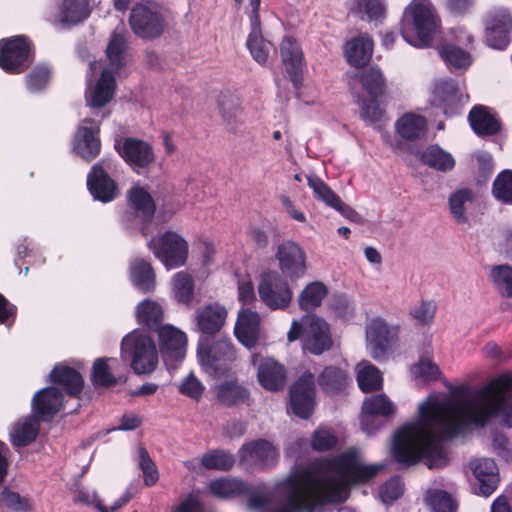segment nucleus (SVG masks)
Returning <instances> with one entry per match:
<instances>
[{
    "mask_svg": "<svg viewBox=\"0 0 512 512\" xmlns=\"http://www.w3.org/2000/svg\"><path fill=\"white\" fill-rule=\"evenodd\" d=\"M317 466L336 477L320 476L312 469L288 476L276 484L286 503L274 512H314L329 504H342L349 498L351 487L370 482L384 467L362 463L360 451L355 447L333 457L319 458Z\"/></svg>",
    "mask_w": 512,
    "mask_h": 512,
    "instance_id": "f257e3e1",
    "label": "nucleus"
},
{
    "mask_svg": "<svg viewBox=\"0 0 512 512\" xmlns=\"http://www.w3.org/2000/svg\"><path fill=\"white\" fill-rule=\"evenodd\" d=\"M419 419L400 427L394 434L391 456L401 468H408L424 461L429 468H440L447 463V453L442 443L446 437L444 422L435 416L425 401L419 405Z\"/></svg>",
    "mask_w": 512,
    "mask_h": 512,
    "instance_id": "f03ea898",
    "label": "nucleus"
},
{
    "mask_svg": "<svg viewBox=\"0 0 512 512\" xmlns=\"http://www.w3.org/2000/svg\"><path fill=\"white\" fill-rule=\"evenodd\" d=\"M467 393L468 388L460 386L453 391V398L438 400L430 396L426 400L434 415L444 422V432L448 438H455L463 433L468 422L483 426L494 417L492 399L480 400L481 402L472 399L461 400Z\"/></svg>",
    "mask_w": 512,
    "mask_h": 512,
    "instance_id": "7ed1b4c3",
    "label": "nucleus"
},
{
    "mask_svg": "<svg viewBox=\"0 0 512 512\" xmlns=\"http://www.w3.org/2000/svg\"><path fill=\"white\" fill-rule=\"evenodd\" d=\"M441 30V19L427 0H412L401 21L403 39L416 48H428Z\"/></svg>",
    "mask_w": 512,
    "mask_h": 512,
    "instance_id": "20e7f679",
    "label": "nucleus"
},
{
    "mask_svg": "<svg viewBox=\"0 0 512 512\" xmlns=\"http://www.w3.org/2000/svg\"><path fill=\"white\" fill-rule=\"evenodd\" d=\"M197 356L204 371L213 377L228 374L237 359V352L230 337L208 339L199 337Z\"/></svg>",
    "mask_w": 512,
    "mask_h": 512,
    "instance_id": "39448f33",
    "label": "nucleus"
},
{
    "mask_svg": "<svg viewBox=\"0 0 512 512\" xmlns=\"http://www.w3.org/2000/svg\"><path fill=\"white\" fill-rule=\"evenodd\" d=\"M121 356L130 360L137 375L151 374L158 365V352L151 337L134 330L121 341Z\"/></svg>",
    "mask_w": 512,
    "mask_h": 512,
    "instance_id": "423d86ee",
    "label": "nucleus"
},
{
    "mask_svg": "<svg viewBox=\"0 0 512 512\" xmlns=\"http://www.w3.org/2000/svg\"><path fill=\"white\" fill-rule=\"evenodd\" d=\"M149 249L167 270L186 265L189 257V244L179 233L166 230L148 242Z\"/></svg>",
    "mask_w": 512,
    "mask_h": 512,
    "instance_id": "0eeeda50",
    "label": "nucleus"
},
{
    "mask_svg": "<svg viewBox=\"0 0 512 512\" xmlns=\"http://www.w3.org/2000/svg\"><path fill=\"white\" fill-rule=\"evenodd\" d=\"M35 58L34 45L24 35L0 40V68L12 75L25 72Z\"/></svg>",
    "mask_w": 512,
    "mask_h": 512,
    "instance_id": "6e6552de",
    "label": "nucleus"
},
{
    "mask_svg": "<svg viewBox=\"0 0 512 512\" xmlns=\"http://www.w3.org/2000/svg\"><path fill=\"white\" fill-rule=\"evenodd\" d=\"M258 294L261 301L272 310L287 308L293 299L287 279L274 270L262 273Z\"/></svg>",
    "mask_w": 512,
    "mask_h": 512,
    "instance_id": "1a4fd4ad",
    "label": "nucleus"
},
{
    "mask_svg": "<svg viewBox=\"0 0 512 512\" xmlns=\"http://www.w3.org/2000/svg\"><path fill=\"white\" fill-rule=\"evenodd\" d=\"M114 148L124 162L137 174L149 169L156 160L152 144L139 138H120L115 141Z\"/></svg>",
    "mask_w": 512,
    "mask_h": 512,
    "instance_id": "9d476101",
    "label": "nucleus"
},
{
    "mask_svg": "<svg viewBox=\"0 0 512 512\" xmlns=\"http://www.w3.org/2000/svg\"><path fill=\"white\" fill-rule=\"evenodd\" d=\"M129 24L133 33L145 40L160 37L165 28L164 18L156 5L136 4L130 12Z\"/></svg>",
    "mask_w": 512,
    "mask_h": 512,
    "instance_id": "9b49d317",
    "label": "nucleus"
},
{
    "mask_svg": "<svg viewBox=\"0 0 512 512\" xmlns=\"http://www.w3.org/2000/svg\"><path fill=\"white\" fill-rule=\"evenodd\" d=\"M292 413L301 418L312 416L316 404L315 376L310 370L304 371L291 385L289 391Z\"/></svg>",
    "mask_w": 512,
    "mask_h": 512,
    "instance_id": "f8f14e48",
    "label": "nucleus"
},
{
    "mask_svg": "<svg viewBox=\"0 0 512 512\" xmlns=\"http://www.w3.org/2000/svg\"><path fill=\"white\" fill-rule=\"evenodd\" d=\"M396 413V406L385 394H374L362 404L360 423L362 430L373 434L381 429Z\"/></svg>",
    "mask_w": 512,
    "mask_h": 512,
    "instance_id": "ddd939ff",
    "label": "nucleus"
},
{
    "mask_svg": "<svg viewBox=\"0 0 512 512\" xmlns=\"http://www.w3.org/2000/svg\"><path fill=\"white\" fill-rule=\"evenodd\" d=\"M486 41L490 47L503 50L510 43L512 14L504 7L490 9L484 18Z\"/></svg>",
    "mask_w": 512,
    "mask_h": 512,
    "instance_id": "4468645a",
    "label": "nucleus"
},
{
    "mask_svg": "<svg viewBox=\"0 0 512 512\" xmlns=\"http://www.w3.org/2000/svg\"><path fill=\"white\" fill-rule=\"evenodd\" d=\"M275 258L284 278L291 281L302 278L307 270V256L304 249L292 240H285L277 246Z\"/></svg>",
    "mask_w": 512,
    "mask_h": 512,
    "instance_id": "2eb2a0df",
    "label": "nucleus"
},
{
    "mask_svg": "<svg viewBox=\"0 0 512 512\" xmlns=\"http://www.w3.org/2000/svg\"><path fill=\"white\" fill-rule=\"evenodd\" d=\"M238 457L242 464L269 470L277 465L279 450L270 441L260 438L244 443Z\"/></svg>",
    "mask_w": 512,
    "mask_h": 512,
    "instance_id": "dca6fc26",
    "label": "nucleus"
},
{
    "mask_svg": "<svg viewBox=\"0 0 512 512\" xmlns=\"http://www.w3.org/2000/svg\"><path fill=\"white\" fill-rule=\"evenodd\" d=\"M397 329L391 328L382 318L372 319L366 327L367 346L371 357L382 362L388 358Z\"/></svg>",
    "mask_w": 512,
    "mask_h": 512,
    "instance_id": "f3484780",
    "label": "nucleus"
},
{
    "mask_svg": "<svg viewBox=\"0 0 512 512\" xmlns=\"http://www.w3.org/2000/svg\"><path fill=\"white\" fill-rule=\"evenodd\" d=\"M434 101L447 117L460 115L465 101L469 96H464L455 79L447 78L438 81L433 89Z\"/></svg>",
    "mask_w": 512,
    "mask_h": 512,
    "instance_id": "a211bd4d",
    "label": "nucleus"
},
{
    "mask_svg": "<svg viewBox=\"0 0 512 512\" xmlns=\"http://www.w3.org/2000/svg\"><path fill=\"white\" fill-rule=\"evenodd\" d=\"M227 317L226 307L218 302L198 307L194 312L196 331L200 333V337L215 339V336L223 329Z\"/></svg>",
    "mask_w": 512,
    "mask_h": 512,
    "instance_id": "6ab92c4d",
    "label": "nucleus"
},
{
    "mask_svg": "<svg viewBox=\"0 0 512 512\" xmlns=\"http://www.w3.org/2000/svg\"><path fill=\"white\" fill-rule=\"evenodd\" d=\"M159 350L166 365L182 361L186 354L187 336L172 325L158 330Z\"/></svg>",
    "mask_w": 512,
    "mask_h": 512,
    "instance_id": "aec40b11",
    "label": "nucleus"
},
{
    "mask_svg": "<svg viewBox=\"0 0 512 512\" xmlns=\"http://www.w3.org/2000/svg\"><path fill=\"white\" fill-rule=\"evenodd\" d=\"M127 207L142 224L141 232L146 235L149 225L156 213V203L147 186L133 185L126 193Z\"/></svg>",
    "mask_w": 512,
    "mask_h": 512,
    "instance_id": "412c9836",
    "label": "nucleus"
},
{
    "mask_svg": "<svg viewBox=\"0 0 512 512\" xmlns=\"http://www.w3.org/2000/svg\"><path fill=\"white\" fill-rule=\"evenodd\" d=\"M214 394L217 403L226 408L249 407L253 403L250 389L237 377L223 380L215 385Z\"/></svg>",
    "mask_w": 512,
    "mask_h": 512,
    "instance_id": "4be33fe9",
    "label": "nucleus"
},
{
    "mask_svg": "<svg viewBox=\"0 0 512 512\" xmlns=\"http://www.w3.org/2000/svg\"><path fill=\"white\" fill-rule=\"evenodd\" d=\"M280 56L293 87L299 90L303 85L304 57L300 44L286 36L280 44Z\"/></svg>",
    "mask_w": 512,
    "mask_h": 512,
    "instance_id": "5701e85b",
    "label": "nucleus"
},
{
    "mask_svg": "<svg viewBox=\"0 0 512 512\" xmlns=\"http://www.w3.org/2000/svg\"><path fill=\"white\" fill-rule=\"evenodd\" d=\"M333 340L329 325L319 317H311L304 329V350L313 355H321L330 350Z\"/></svg>",
    "mask_w": 512,
    "mask_h": 512,
    "instance_id": "b1692460",
    "label": "nucleus"
},
{
    "mask_svg": "<svg viewBox=\"0 0 512 512\" xmlns=\"http://www.w3.org/2000/svg\"><path fill=\"white\" fill-rule=\"evenodd\" d=\"M251 12L249 13L250 33L247 38L246 46L249 49L253 59L259 64H265L269 56L270 42L263 38L261 30V20L259 15L261 0H249Z\"/></svg>",
    "mask_w": 512,
    "mask_h": 512,
    "instance_id": "393cba45",
    "label": "nucleus"
},
{
    "mask_svg": "<svg viewBox=\"0 0 512 512\" xmlns=\"http://www.w3.org/2000/svg\"><path fill=\"white\" fill-rule=\"evenodd\" d=\"M87 187L93 198L103 203L113 201L119 194L117 183L100 164L93 165L88 173Z\"/></svg>",
    "mask_w": 512,
    "mask_h": 512,
    "instance_id": "a878e982",
    "label": "nucleus"
},
{
    "mask_svg": "<svg viewBox=\"0 0 512 512\" xmlns=\"http://www.w3.org/2000/svg\"><path fill=\"white\" fill-rule=\"evenodd\" d=\"M477 481L479 495L490 496L499 484V472L495 461L491 458H480L470 463Z\"/></svg>",
    "mask_w": 512,
    "mask_h": 512,
    "instance_id": "bb28decb",
    "label": "nucleus"
},
{
    "mask_svg": "<svg viewBox=\"0 0 512 512\" xmlns=\"http://www.w3.org/2000/svg\"><path fill=\"white\" fill-rule=\"evenodd\" d=\"M63 406V394L57 387H45L32 399L34 413L43 421H49Z\"/></svg>",
    "mask_w": 512,
    "mask_h": 512,
    "instance_id": "cd10ccee",
    "label": "nucleus"
},
{
    "mask_svg": "<svg viewBox=\"0 0 512 512\" xmlns=\"http://www.w3.org/2000/svg\"><path fill=\"white\" fill-rule=\"evenodd\" d=\"M287 371L283 364L277 360L262 358L257 369V380L267 391H280L286 383Z\"/></svg>",
    "mask_w": 512,
    "mask_h": 512,
    "instance_id": "c85d7f7f",
    "label": "nucleus"
},
{
    "mask_svg": "<svg viewBox=\"0 0 512 512\" xmlns=\"http://www.w3.org/2000/svg\"><path fill=\"white\" fill-rule=\"evenodd\" d=\"M100 129L98 126L78 127L75 137L73 150L83 160L90 162L95 159L101 151V141L99 138Z\"/></svg>",
    "mask_w": 512,
    "mask_h": 512,
    "instance_id": "c756f323",
    "label": "nucleus"
},
{
    "mask_svg": "<svg viewBox=\"0 0 512 512\" xmlns=\"http://www.w3.org/2000/svg\"><path fill=\"white\" fill-rule=\"evenodd\" d=\"M468 122L473 132L479 137L498 134L501 122L490 109L484 105H475L468 114Z\"/></svg>",
    "mask_w": 512,
    "mask_h": 512,
    "instance_id": "7c9ffc66",
    "label": "nucleus"
},
{
    "mask_svg": "<svg viewBox=\"0 0 512 512\" xmlns=\"http://www.w3.org/2000/svg\"><path fill=\"white\" fill-rule=\"evenodd\" d=\"M49 381L61 387L70 397L78 398L84 388V379L79 371L67 365H55Z\"/></svg>",
    "mask_w": 512,
    "mask_h": 512,
    "instance_id": "2f4dec72",
    "label": "nucleus"
},
{
    "mask_svg": "<svg viewBox=\"0 0 512 512\" xmlns=\"http://www.w3.org/2000/svg\"><path fill=\"white\" fill-rule=\"evenodd\" d=\"M260 317L251 309H242L237 317L234 334L238 341L247 348L256 345L259 339Z\"/></svg>",
    "mask_w": 512,
    "mask_h": 512,
    "instance_id": "473e14b6",
    "label": "nucleus"
},
{
    "mask_svg": "<svg viewBox=\"0 0 512 512\" xmlns=\"http://www.w3.org/2000/svg\"><path fill=\"white\" fill-rule=\"evenodd\" d=\"M372 53L373 40L367 33L353 37L344 47L347 62L355 68L365 67L371 60Z\"/></svg>",
    "mask_w": 512,
    "mask_h": 512,
    "instance_id": "72a5a7b5",
    "label": "nucleus"
},
{
    "mask_svg": "<svg viewBox=\"0 0 512 512\" xmlns=\"http://www.w3.org/2000/svg\"><path fill=\"white\" fill-rule=\"evenodd\" d=\"M317 384L320 390L330 396L338 395L345 391L349 384L347 370L336 365H327L317 376Z\"/></svg>",
    "mask_w": 512,
    "mask_h": 512,
    "instance_id": "f704fd0d",
    "label": "nucleus"
},
{
    "mask_svg": "<svg viewBox=\"0 0 512 512\" xmlns=\"http://www.w3.org/2000/svg\"><path fill=\"white\" fill-rule=\"evenodd\" d=\"M307 184L313 190L315 198L334 208L345 217L349 218L350 214H355V212L344 204L340 197L317 175L307 176Z\"/></svg>",
    "mask_w": 512,
    "mask_h": 512,
    "instance_id": "c9c22d12",
    "label": "nucleus"
},
{
    "mask_svg": "<svg viewBox=\"0 0 512 512\" xmlns=\"http://www.w3.org/2000/svg\"><path fill=\"white\" fill-rule=\"evenodd\" d=\"M130 280L132 284L142 293L154 291L156 275L151 263L145 259L137 258L131 262L129 267Z\"/></svg>",
    "mask_w": 512,
    "mask_h": 512,
    "instance_id": "e433bc0d",
    "label": "nucleus"
},
{
    "mask_svg": "<svg viewBox=\"0 0 512 512\" xmlns=\"http://www.w3.org/2000/svg\"><path fill=\"white\" fill-rule=\"evenodd\" d=\"M91 14L89 0H62L58 11V20L63 24L77 25Z\"/></svg>",
    "mask_w": 512,
    "mask_h": 512,
    "instance_id": "4c0bfd02",
    "label": "nucleus"
},
{
    "mask_svg": "<svg viewBox=\"0 0 512 512\" xmlns=\"http://www.w3.org/2000/svg\"><path fill=\"white\" fill-rule=\"evenodd\" d=\"M210 492L222 499H230L250 494L251 486L241 479L237 478H218L209 483Z\"/></svg>",
    "mask_w": 512,
    "mask_h": 512,
    "instance_id": "58836bf2",
    "label": "nucleus"
},
{
    "mask_svg": "<svg viewBox=\"0 0 512 512\" xmlns=\"http://www.w3.org/2000/svg\"><path fill=\"white\" fill-rule=\"evenodd\" d=\"M419 159L424 165L441 172L451 171L455 166L453 156L437 144L429 145L420 153Z\"/></svg>",
    "mask_w": 512,
    "mask_h": 512,
    "instance_id": "ea45409f",
    "label": "nucleus"
},
{
    "mask_svg": "<svg viewBox=\"0 0 512 512\" xmlns=\"http://www.w3.org/2000/svg\"><path fill=\"white\" fill-rule=\"evenodd\" d=\"M358 80L370 98H380L386 92V78L378 67L364 68L359 72Z\"/></svg>",
    "mask_w": 512,
    "mask_h": 512,
    "instance_id": "a19ab883",
    "label": "nucleus"
},
{
    "mask_svg": "<svg viewBox=\"0 0 512 512\" xmlns=\"http://www.w3.org/2000/svg\"><path fill=\"white\" fill-rule=\"evenodd\" d=\"M164 312L156 301L145 299L136 307V319L139 324L150 330H159L162 327Z\"/></svg>",
    "mask_w": 512,
    "mask_h": 512,
    "instance_id": "79ce46f5",
    "label": "nucleus"
},
{
    "mask_svg": "<svg viewBox=\"0 0 512 512\" xmlns=\"http://www.w3.org/2000/svg\"><path fill=\"white\" fill-rule=\"evenodd\" d=\"M510 390H512V374L503 373L489 381L476 394L479 400L508 398L512 396L509 393Z\"/></svg>",
    "mask_w": 512,
    "mask_h": 512,
    "instance_id": "37998d69",
    "label": "nucleus"
},
{
    "mask_svg": "<svg viewBox=\"0 0 512 512\" xmlns=\"http://www.w3.org/2000/svg\"><path fill=\"white\" fill-rule=\"evenodd\" d=\"M328 295L327 286L320 281L307 284L298 296V305L302 311L311 312L320 307Z\"/></svg>",
    "mask_w": 512,
    "mask_h": 512,
    "instance_id": "c03bdc74",
    "label": "nucleus"
},
{
    "mask_svg": "<svg viewBox=\"0 0 512 512\" xmlns=\"http://www.w3.org/2000/svg\"><path fill=\"white\" fill-rule=\"evenodd\" d=\"M115 78L111 71L104 70L95 85L91 96L90 104L94 108L105 106L114 95Z\"/></svg>",
    "mask_w": 512,
    "mask_h": 512,
    "instance_id": "a18cd8bd",
    "label": "nucleus"
},
{
    "mask_svg": "<svg viewBox=\"0 0 512 512\" xmlns=\"http://www.w3.org/2000/svg\"><path fill=\"white\" fill-rule=\"evenodd\" d=\"M111 358L101 357L94 360L91 368L90 381L95 388H111L118 384L108 362Z\"/></svg>",
    "mask_w": 512,
    "mask_h": 512,
    "instance_id": "49530a36",
    "label": "nucleus"
},
{
    "mask_svg": "<svg viewBox=\"0 0 512 512\" xmlns=\"http://www.w3.org/2000/svg\"><path fill=\"white\" fill-rule=\"evenodd\" d=\"M174 298L178 303L190 306L194 298L195 282L191 274L179 271L172 278Z\"/></svg>",
    "mask_w": 512,
    "mask_h": 512,
    "instance_id": "de8ad7c7",
    "label": "nucleus"
},
{
    "mask_svg": "<svg viewBox=\"0 0 512 512\" xmlns=\"http://www.w3.org/2000/svg\"><path fill=\"white\" fill-rule=\"evenodd\" d=\"M426 129V119L416 114H405L397 122V131L406 140L421 138L425 134Z\"/></svg>",
    "mask_w": 512,
    "mask_h": 512,
    "instance_id": "09e8293b",
    "label": "nucleus"
},
{
    "mask_svg": "<svg viewBox=\"0 0 512 512\" xmlns=\"http://www.w3.org/2000/svg\"><path fill=\"white\" fill-rule=\"evenodd\" d=\"M127 42L125 35L116 30L111 34L106 48V55L110 67L115 72L120 71L125 66Z\"/></svg>",
    "mask_w": 512,
    "mask_h": 512,
    "instance_id": "8fccbe9b",
    "label": "nucleus"
},
{
    "mask_svg": "<svg viewBox=\"0 0 512 512\" xmlns=\"http://www.w3.org/2000/svg\"><path fill=\"white\" fill-rule=\"evenodd\" d=\"M235 456L223 449H213L201 458V465L208 470L229 471L235 465Z\"/></svg>",
    "mask_w": 512,
    "mask_h": 512,
    "instance_id": "3c124183",
    "label": "nucleus"
},
{
    "mask_svg": "<svg viewBox=\"0 0 512 512\" xmlns=\"http://www.w3.org/2000/svg\"><path fill=\"white\" fill-rule=\"evenodd\" d=\"M439 54L451 69H466L471 64L470 54L453 44L443 45L439 49Z\"/></svg>",
    "mask_w": 512,
    "mask_h": 512,
    "instance_id": "603ef678",
    "label": "nucleus"
},
{
    "mask_svg": "<svg viewBox=\"0 0 512 512\" xmlns=\"http://www.w3.org/2000/svg\"><path fill=\"white\" fill-rule=\"evenodd\" d=\"M51 68L46 64L36 65L26 76L25 86L31 93H38L47 88L51 78Z\"/></svg>",
    "mask_w": 512,
    "mask_h": 512,
    "instance_id": "864d4df0",
    "label": "nucleus"
},
{
    "mask_svg": "<svg viewBox=\"0 0 512 512\" xmlns=\"http://www.w3.org/2000/svg\"><path fill=\"white\" fill-rule=\"evenodd\" d=\"M39 433V424L28 420L14 427L11 432V443L16 447H25L35 441Z\"/></svg>",
    "mask_w": 512,
    "mask_h": 512,
    "instance_id": "5fc2aeb1",
    "label": "nucleus"
},
{
    "mask_svg": "<svg viewBox=\"0 0 512 512\" xmlns=\"http://www.w3.org/2000/svg\"><path fill=\"white\" fill-rule=\"evenodd\" d=\"M490 276L497 292L502 297L512 299V267L509 265L494 266Z\"/></svg>",
    "mask_w": 512,
    "mask_h": 512,
    "instance_id": "6e6d98bb",
    "label": "nucleus"
},
{
    "mask_svg": "<svg viewBox=\"0 0 512 512\" xmlns=\"http://www.w3.org/2000/svg\"><path fill=\"white\" fill-rule=\"evenodd\" d=\"M357 383L364 393H371L382 388V375L374 365H366L357 375Z\"/></svg>",
    "mask_w": 512,
    "mask_h": 512,
    "instance_id": "4d7b16f0",
    "label": "nucleus"
},
{
    "mask_svg": "<svg viewBox=\"0 0 512 512\" xmlns=\"http://www.w3.org/2000/svg\"><path fill=\"white\" fill-rule=\"evenodd\" d=\"M492 195L502 203H512V170L501 171L493 181Z\"/></svg>",
    "mask_w": 512,
    "mask_h": 512,
    "instance_id": "13d9d810",
    "label": "nucleus"
},
{
    "mask_svg": "<svg viewBox=\"0 0 512 512\" xmlns=\"http://www.w3.org/2000/svg\"><path fill=\"white\" fill-rule=\"evenodd\" d=\"M4 506L13 512H31L32 500L29 497L21 496L19 493L4 488L0 493Z\"/></svg>",
    "mask_w": 512,
    "mask_h": 512,
    "instance_id": "bf43d9fd",
    "label": "nucleus"
},
{
    "mask_svg": "<svg viewBox=\"0 0 512 512\" xmlns=\"http://www.w3.org/2000/svg\"><path fill=\"white\" fill-rule=\"evenodd\" d=\"M139 467L143 473V483L147 487L154 486L159 479V472L154 461L144 447L139 449Z\"/></svg>",
    "mask_w": 512,
    "mask_h": 512,
    "instance_id": "052dcab7",
    "label": "nucleus"
},
{
    "mask_svg": "<svg viewBox=\"0 0 512 512\" xmlns=\"http://www.w3.org/2000/svg\"><path fill=\"white\" fill-rule=\"evenodd\" d=\"M358 103L361 108L360 117L363 121L373 125L381 122L384 111L380 108L378 98H363Z\"/></svg>",
    "mask_w": 512,
    "mask_h": 512,
    "instance_id": "680f3d73",
    "label": "nucleus"
},
{
    "mask_svg": "<svg viewBox=\"0 0 512 512\" xmlns=\"http://www.w3.org/2000/svg\"><path fill=\"white\" fill-rule=\"evenodd\" d=\"M437 305L433 300H422L411 308L409 315L423 326L430 325L436 314Z\"/></svg>",
    "mask_w": 512,
    "mask_h": 512,
    "instance_id": "e2e57ef3",
    "label": "nucleus"
},
{
    "mask_svg": "<svg viewBox=\"0 0 512 512\" xmlns=\"http://www.w3.org/2000/svg\"><path fill=\"white\" fill-rule=\"evenodd\" d=\"M337 444V436L327 429H316L311 436V447L317 452L330 451L335 448Z\"/></svg>",
    "mask_w": 512,
    "mask_h": 512,
    "instance_id": "0e129e2a",
    "label": "nucleus"
},
{
    "mask_svg": "<svg viewBox=\"0 0 512 512\" xmlns=\"http://www.w3.org/2000/svg\"><path fill=\"white\" fill-rule=\"evenodd\" d=\"M217 102L223 120L228 124L235 122L241 113L238 100L228 93H222L219 95Z\"/></svg>",
    "mask_w": 512,
    "mask_h": 512,
    "instance_id": "69168bd1",
    "label": "nucleus"
},
{
    "mask_svg": "<svg viewBox=\"0 0 512 512\" xmlns=\"http://www.w3.org/2000/svg\"><path fill=\"white\" fill-rule=\"evenodd\" d=\"M205 387L202 382L190 372L180 383L178 391L180 394L189 397L196 402L200 401L203 396Z\"/></svg>",
    "mask_w": 512,
    "mask_h": 512,
    "instance_id": "338daca9",
    "label": "nucleus"
},
{
    "mask_svg": "<svg viewBox=\"0 0 512 512\" xmlns=\"http://www.w3.org/2000/svg\"><path fill=\"white\" fill-rule=\"evenodd\" d=\"M492 413L501 419V424L512 428V395L508 398L492 399Z\"/></svg>",
    "mask_w": 512,
    "mask_h": 512,
    "instance_id": "774afa93",
    "label": "nucleus"
}]
</instances>
